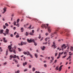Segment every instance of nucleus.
<instances>
[{
  "mask_svg": "<svg viewBox=\"0 0 73 73\" xmlns=\"http://www.w3.org/2000/svg\"><path fill=\"white\" fill-rule=\"evenodd\" d=\"M9 29H7L5 32V33H3V32H4V30H1L0 31V33L1 34L2 33H3V34L4 35V36H7V35H8V34H9Z\"/></svg>",
  "mask_w": 73,
  "mask_h": 73,
  "instance_id": "obj_1",
  "label": "nucleus"
},
{
  "mask_svg": "<svg viewBox=\"0 0 73 73\" xmlns=\"http://www.w3.org/2000/svg\"><path fill=\"white\" fill-rule=\"evenodd\" d=\"M42 28H45V29L47 28L48 27V31L49 33H50V31H51V28H50V27H47L45 24H42L41 26Z\"/></svg>",
  "mask_w": 73,
  "mask_h": 73,
  "instance_id": "obj_2",
  "label": "nucleus"
},
{
  "mask_svg": "<svg viewBox=\"0 0 73 73\" xmlns=\"http://www.w3.org/2000/svg\"><path fill=\"white\" fill-rule=\"evenodd\" d=\"M27 41L29 43H31V42H33L34 44V45L35 46H37V43L35 42V39H30V40H29V38L27 39Z\"/></svg>",
  "mask_w": 73,
  "mask_h": 73,
  "instance_id": "obj_3",
  "label": "nucleus"
},
{
  "mask_svg": "<svg viewBox=\"0 0 73 73\" xmlns=\"http://www.w3.org/2000/svg\"><path fill=\"white\" fill-rule=\"evenodd\" d=\"M60 29L59 28H58L57 29L56 31H55V32H54V33L52 34L51 35V36L52 37L51 38H52V37H53V36H54V35H57V31H58V29Z\"/></svg>",
  "mask_w": 73,
  "mask_h": 73,
  "instance_id": "obj_4",
  "label": "nucleus"
},
{
  "mask_svg": "<svg viewBox=\"0 0 73 73\" xmlns=\"http://www.w3.org/2000/svg\"><path fill=\"white\" fill-rule=\"evenodd\" d=\"M53 45H52L51 46L52 48L53 47V46L54 47V49L56 48V44H55V42H53Z\"/></svg>",
  "mask_w": 73,
  "mask_h": 73,
  "instance_id": "obj_5",
  "label": "nucleus"
},
{
  "mask_svg": "<svg viewBox=\"0 0 73 73\" xmlns=\"http://www.w3.org/2000/svg\"><path fill=\"white\" fill-rule=\"evenodd\" d=\"M3 11H3V12H2V13L3 14H4V13H5V12L6 11H7V9H6V8H3Z\"/></svg>",
  "mask_w": 73,
  "mask_h": 73,
  "instance_id": "obj_6",
  "label": "nucleus"
},
{
  "mask_svg": "<svg viewBox=\"0 0 73 73\" xmlns=\"http://www.w3.org/2000/svg\"><path fill=\"white\" fill-rule=\"evenodd\" d=\"M27 65V62L23 63V66H25V65Z\"/></svg>",
  "mask_w": 73,
  "mask_h": 73,
  "instance_id": "obj_7",
  "label": "nucleus"
},
{
  "mask_svg": "<svg viewBox=\"0 0 73 73\" xmlns=\"http://www.w3.org/2000/svg\"><path fill=\"white\" fill-rule=\"evenodd\" d=\"M8 48L9 49V50H11L12 49V46L9 45L8 47Z\"/></svg>",
  "mask_w": 73,
  "mask_h": 73,
  "instance_id": "obj_8",
  "label": "nucleus"
},
{
  "mask_svg": "<svg viewBox=\"0 0 73 73\" xmlns=\"http://www.w3.org/2000/svg\"><path fill=\"white\" fill-rule=\"evenodd\" d=\"M25 35H26V36H28L29 35V33H28V32H26V33L25 34Z\"/></svg>",
  "mask_w": 73,
  "mask_h": 73,
  "instance_id": "obj_9",
  "label": "nucleus"
},
{
  "mask_svg": "<svg viewBox=\"0 0 73 73\" xmlns=\"http://www.w3.org/2000/svg\"><path fill=\"white\" fill-rule=\"evenodd\" d=\"M70 50L72 51V52H73V47L72 46H71L70 47Z\"/></svg>",
  "mask_w": 73,
  "mask_h": 73,
  "instance_id": "obj_10",
  "label": "nucleus"
},
{
  "mask_svg": "<svg viewBox=\"0 0 73 73\" xmlns=\"http://www.w3.org/2000/svg\"><path fill=\"white\" fill-rule=\"evenodd\" d=\"M31 53H30L29 52L27 51V56H30V55L31 54Z\"/></svg>",
  "mask_w": 73,
  "mask_h": 73,
  "instance_id": "obj_11",
  "label": "nucleus"
},
{
  "mask_svg": "<svg viewBox=\"0 0 73 73\" xmlns=\"http://www.w3.org/2000/svg\"><path fill=\"white\" fill-rule=\"evenodd\" d=\"M45 48V47L44 46H43L42 48H41V49L42 50H44Z\"/></svg>",
  "mask_w": 73,
  "mask_h": 73,
  "instance_id": "obj_12",
  "label": "nucleus"
},
{
  "mask_svg": "<svg viewBox=\"0 0 73 73\" xmlns=\"http://www.w3.org/2000/svg\"><path fill=\"white\" fill-rule=\"evenodd\" d=\"M8 50H7L6 52V56H7V55H8Z\"/></svg>",
  "mask_w": 73,
  "mask_h": 73,
  "instance_id": "obj_13",
  "label": "nucleus"
},
{
  "mask_svg": "<svg viewBox=\"0 0 73 73\" xmlns=\"http://www.w3.org/2000/svg\"><path fill=\"white\" fill-rule=\"evenodd\" d=\"M23 45H24L23 42V41H22L21 42V46H22Z\"/></svg>",
  "mask_w": 73,
  "mask_h": 73,
  "instance_id": "obj_14",
  "label": "nucleus"
},
{
  "mask_svg": "<svg viewBox=\"0 0 73 73\" xmlns=\"http://www.w3.org/2000/svg\"><path fill=\"white\" fill-rule=\"evenodd\" d=\"M29 35H32V36H33L34 35V34L33 33H32V32H30L29 33Z\"/></svg>",
  "mask_w": 73,
  "mask_h": 73,
  "instance_id": "obj_15",
  "label": "nucleus"
},
{
  "mask_svg": "<svg viewBox=\"0 0 73 73\" xmlns=\"http://www.w3.org/2000/svg\"><path fill=\"white\" fill-rule=\"evenodd\" d=\"M65 44H63V45H62L60 47V48H63L64 47V46H65Z\"/></svg>",
  "mask_w": 73,
  "mask_h": 73,
  "instance_id": "obj_16",
  "label": "nucleus"
},
{
  "mask_svg": "<svg viewBox=\"0 0 73 73\" xmlns=\"http://www.w3.org/2000/svg\"><path fill=\"white\" fill-rule=\"evenodd\" d=\"M35 55L36 58H37V57H38V56H37V54H35Z\"/></svg>",
  "mask_w": 73,
  "mask_h": 73,
  "instance_id": "obj_17",
  "label": "nucleus"
},
{
  "mask_svg": "<svg viewBox=\"0 0 73 73\" xmlns=\"http://www.w3.org/2000/svg\"><path fill=\"white\" fill-rule=\"evenodd\" d=\"M35 70H36V69H35V68L33 67V68L32 70L33 72H35Z\"/></svg>",
  "mask_w": 73,
  "mask_h": 73,
  "instance_id": "obj_18",
  "label": "nucleus"
},
{
  "mask_svg": "<svg viewBox=\"0 0 73 73\" xmlns=\"http://www.w3.org/2000/svg\"><path fill=\"white\" fill-rule=\"evenodd\" d=\"M20 21V19H18L17 21V23H19V22Z\"/></svg>",
  "mask_w": 73,
  "mask_h": 73,
  "instance_id": "obj_19",
  "label": "nucleus"
},
{
  "mask_svg": "<svg viewBox=\"0 0 73 73\" xmlns=\"http://www.w3.org/2000/svg\"><path fill=\"white\" fill-rule=\"evenodd\" d=\"M16 58V55H15L14 56H13V59H14L15 58Z\"/></svg>",
  "mask_w": 73,
  "mask_h": 73,
  "instance_id": "obj_20",
  "label": "nucleus"
},
{
  "mask_svg": "<svg viewBox=\"0 0 73 73\" xmlns=\"http://www.w3.org/2000/svg\"><path fill=\"white\" fill-rule=\"evenodd\" d=\"M18 49L19 52H21V49L19 48H18Z\"/></svg>",
  "mask_w": 73,
  "mask_h": 73,
  "instance_id": "obj_21",
  "label": "nucleus"
},
{
  "mask_svg": "<svg viewBox=\"0 0 73 73\" xmlns=\"http://www.w3.org/2000/svg\"><path fill=\"white\" fill-rule=\"evenodd\" d=\"M27 52L24 51L23 52V54H24L26 55V54H27Z\"/></svg>",
  "mask_w": 73,
  "mask_h": 73,
  "instance_id": "obj_22",
  "label": "nucleus"
},
{
  "mask_svg": "<svg viewBox=\"0 0 73 73\" xmlns=\"http://www.w3.org/2000/svg\"><path fill=\"white\" fill-rule=\"evenodd\" d=\"M10 58H13V55H11L10 56Z\"/></svg>",
  "mask_w": 73,
  "mask_h": 73,
  "instance_id": "obj_23",
  "label": "nucleus"
},
{
  "mask_svg": "<svg viewBox=\"0 0 73 73\" xmlns=\"http://www.w3.org/2000/svg\"><path fill=\"white\" fill-rule=\"evenodd\" d=\"M67 56V55H65L64 56H63L62 57V58H65V57H66Z\"/></svg>",
  "mask_w": 73,
  "mask_h": 73,
  "instance_id": "obj_24",
  "label": "nucleus"
},
{
  "mask_svg": "<svg viewBox=\"0 0 73 73\" xmlns=\"http://www.w3.org/2000/svg\"><path fill=\"white\" fill-rule=\"evenodd\" d=\"M3 29H5L6 28H7V27H6V26L4 25L3 26Z\"/></svg>",
  "mask_w": 73,
  "mask_h": 73,
  "instance_id": "obj_25",
  "label": "nucleus"
},
{
  "mask_svg": "<svg viewBox=\"0 0 73 73\" xmlns=\"http://www.w3.org/2000/svg\"><path fill=\"white\" fill-rule=\"evenodd\" d=\"M48 39H49V38H46L45 39V41H47Z\"/></svg>",
  "mask_w": 73,
  "mask_h": 73,
  "instance_id": "obj_26",
  "label": "nucleus"
},
{
  "mask_svg": "<svg viewBox=\"0 0 73 73\" xmlns=\"http://www.w3.org/2000/svg\"><path fill=\"white\" fill-rule=\"evenodd\" d=\"M32 67V66L31 65H29V69H30V68H31Z\"/></svg>",
  "mask_w": 73,
  "mask_h": 73,
  "instance_id": "obj_27",
  "label": "nucleus"
},
{
  "mask_svg": "<svg viewBox=\"0 0 73 73\" xmlns=\"http://www.w3.org/2000/svg\"><path fill=\"white\" fill-rule=\"evenodd\" d=\"M51 58L52 59V60H54V57H53V56H51Z\"/></svg>",
  "mask_w": 73,
  "mask_h": 73,
  "instance_id": "obj_28",
  "label": "nucleus"
},
{
  "mask_svg": "<svg viewBox=\"0 0 73 73\" xmlns=\"http://www.w3.org/2000/svg\"><path fill=\"white\" fill-rule=\"evenodd\" d=\"M44 66L45 68H46V67H47V66H46V64H45L44 65Z\"/></svg>",
  "mask_w": 73,
  "mask_h": 73,
  "instance_id": "obj_29",
  "label": "nucleus"
},
{
  "mask_svg": "<svg viewBox=\"0 0 73 73\" xmlns=\"http://www.w3.org/2000/svg\"><path fill=\"white\" fill-rule=\"evenodd\" d=\"M19 35H17L16 36V38H19Z\"/></svg>",
  "mask_w": 73,
  "mask_h": 73,
  "instance_id": "obj_30",
  "label": "nucleus"
},
{
  "mask_svg": "<svg viewBox=\"0 0 73 73\" xmlns=\"http://www.w3.org/2000/svg\"><path fill=\"white\" fill-rule=\"evenodd\" d=\"M5 25H6V26H7V27H8L9 26L8 24H7V23H6L5 24Z\"/></svg>",
  "mask_w": 73,
  "mask_h": 73,
  "instance_id": "obj_31",
  "label": "nucleus"
},
{
  "mask_svg": "<svg viewBox=\"0 0 73 73\" xmlns=\"http://www.w3.org/2000/svg\"><path fill=\"white\" fill-rule=\"evenodd\" d=\"M31 33H35V31H34L33 30H32Z\"/></svg>",
  "mask_w": 73,
  "mask_h": 73,
  "instance_id": "obj_32",
  "label": "nucleus"
},
{
  "mask_svg": "<svg viewBox=\"0 0 73 73\" xmlns=\"http://www.w3.org/2000/svg\"><path fill=\"white\" fill-rule=\"evenodd\" d=\"M10 36L11 37H13V34H12L10 35Z\"/></svg>",
  "mask_w": 73,
  "mask_h": 73,
  "instance_id": "obj_33",
  "label": "nucleus"
},
{
  "mask_svg": "<svg viewBox=\"0 0 73 73\" xmlns=\"http://www.w3.org/2000/svg\"><path fill=\"white\" fill-rule=\"evenodd\" d=\"M30 56L31 58H33V56H32V55L31 54L30 55Z\"/></svg>",
  "mask_w": 73,
  "mask_h": 73,
  "instance_id": "obj_34",
  "label": "nucleus"
},
{
  "mask_svg": "<svg viewBox=\"0 0 73 73\" xmlns=\"http://www.w3.org/2000/svg\"><path fill=\"white\" fill-rule=\"evenodd\" d=\"M60 56H61V52H60L58 54V56L59 57H60Z\"/></svg>",
  "mask_w": 73,
  "mask_h": 73,
  "instance_id": "obj_35",
  "label": "nucleus"
},
{
  "mask_svg": "<svg viewBox=\"0 0 73 73\" xmlns=\"http://www.w3.org/2000/svg\"><path fill=\"white\" fill-rule=\"evenodd\" d=\"M16 26H17L18 27H19V23H17L16 25Z\"/></svg>",
  "mask_w": 73,
  "mask_h": 73,
  "instance_id": "obj_36",
  "label": "nucleus"
},
{
  "mask_svg": "<svg viewBox=\"0 0 73 73\" xmlns=\"http://www.w3.org/2000/svg\"><path fill=\"white\" fill-rule=\"evenodd\" d=\"M58 67H57L55 68V69H56V70H58Z\"/></svg>",
  "mask_w": 73,
  "mask_h": 73,
  "instance_id": "obj_37",
  "label": "nucleus"
},
{
  "mask_svg": "<svg viewBox=\"0 0 73 73\" xmlns=\"http://www.w3.org/2000/svg\"><path fill=\"white\" fill-rule=\"evenodd\" d=\"M13 52L15 54H16V51L15 50H14Z\"/></svg>",
  "mask_w": 73,
  "mask_h": 73,
  "instance_id": "obj_38",
  "label": "nucleus"
},
{
  "mask_svg": "<svg viewBox=\"0 0 73 73\" xmlns=\"http://www.w3.org/2000/svg\"><path fill=\"white\" fill-rule=\"evenodd\" d=\"M61 69H62L61 68L59 67V71H61Z\"/></svg>",
  "mask_w": 73,
  "mask_h": 73,
  "instance_id": "obj_39",
  "label": "nucleus"
},
{
  "mask_svg": "<svg viewBox=\"0 0 73 73\" xmlns=\"http://www.w3.org/2000/svg\"><path fill=\"white\" fill-rule=\"evenodd\" d=\"M11 8H15V7L14 6H12L11 7Z\"/></svg>",
  "mask_w": 73,
  "mask_h": 73,
  "instance_id": "obj_40",
  "label": "nucleus"
},
{
  "mask_svg": "<svg viewBox=\"0 0 73 73\" xmlns=\"http://www.w3.org/2000/svg\"><path fill=\"white\" fill-rule=\"evenodd\" d=\"M3 41H4L5 40V38H3Z\"/></svg>",
  "mask_w": 73,
  "mask_h": 73,
  "instance_id": "obj_41",
  "label": "nucleus"
},
{
  "mask_svg": "<svg viewBox=\"0 0 73 73\" xmlns=\"http://www.w3.org/2000/svg\"><path fill=\"white\" fill-rule=\"evenodd\" d=\"M32 27V25H30V26L29 27V29H31V28Z\"/></svg>",
  "mask_w": 73,
  "mask_h": 73,
  "instance_id": "obj_42",
  "label": "nucleus"
},
{
  "mask_svg": "<svg viewBox=\"0 0 73 73\" xmlns=\"http://www.w3.org/2000/svg\"><path fill=\"white\" fill-rule=\"evenodd\" d=\"M43 38H43V37L41 39H40V41H42V40H43Z\"/></svg>",
  "mask_w": 73,
  "mask_h": 73,
  "instance_id": "obj_43",
  "label": "nucleus"
},
{
  "mask_svg": "<svg viewBox=\"0 0 73 73\" xmlns=\"http://www.w3.org/2000/svg\"><path fill=\"white\" fill-rule=\"evenodd\" d=\"M16 22H14V25H16Z\"/></svg>",
  "mask_w": 73,
  "mask_h": 73,
  "instance_id": "obj_44",
  "label": "nucleus"
},
{
  "mask_svg": "<svg viewBox=\"0 0 73 73\" xmlns=\"http://www.w3.org/2000/svg\"><path fill=\"white\" fill-rule=\"evenodd\" d=\"M27 44V43L26 42H23V45H26Z\"/></svg>",
  "mask_w": 73,
  "mask_h": 73,
  "instance_id": "obj_45",
  "label": "nucleus"
},
{
  "mask_svg": "<svg viewBox=\"0 0 73 73\" xmlns=\"http://www.w3.org/2000/svg\"><path fill=\"white\" fill-rule=\"evenodd\" d=\"M57 54H57V53H56L55 54V56H57Z\"/></svg>",
  "mask_w": 73,
  "mask_h": 73,
  "instance_id": "obj_46",
  "label": "nucleus"
},
{
  "mask_svg": "<svg viewBox=\"0 0 73 73\" xmlns=\"http://www.w3.org/2000/svg\"><path fill=\"white\" fill-rule=\"evenodd\" d=\"M20 64H17V67H19V66H20Z\"/></svg>",
  "mask_w": 73,
  "mask_h": 73,
  "instance_id": "obj_47",
  "label": "nucleus"
},
{
  "mask_svg": "<svg viewBox=\"0 0 73 73\" xmlns=\"http://www.w3.org/2000/svg\"><path fill=\"white\" fill-rule=\"evenodd\" d=\"M41 36L39 35V37H38L39 39H40V38H41Z\"/></svg>",
  "mask_w": 73,
  "mask_h": 73,
  "instance_id": "obj_48",
  "label": "nucleus"
},
{
  "mask_svg": "<svg viewBox=\"0 0 73 73\" xmlns=\"http://www.w3.org/2000/svg\"><path fill=\"white\" fill-rule=\"evenodd\" d=\"M9 52H12V50H9Z\"/></svg>",
  "mask_w": 73,
  "mask_h": 73,
  "instance_id": "obj_49",
  "label": "nucleus"
},
{
  "mask_svg": "<svg viewBox=\"0 0 73 73\" xmlns=\"http://www.w3.org/2000/svg\"><path fill=\"white\" fill-rule=\"evenodd\" d=\"M66 36H69V34L68 33L66 34Z\"/></svg>",
  "mask_w": 73,
  "mask_h": 73,
  "instance_id": "obj_50",
  "label": "nucleus"
},
{
  "mask_svg": "<svg viewBox=\"0 0 73 73\" xmlns=\"http://www.w3.org/2000/svg\"><path fill=\"white\" fill-rule=\"evenodd\" d=\"M27 69H26L24 70V72H27Z\"/></svg>",
  "mask_w": 73,
  "mask_h": 73,
  "instance_id": "obj_51",
  "label": "nucleus"
},
{
  "mask_svg": "<svg viewBox=\"0 0 73 73\" xmlns=\"http://www.w3.org/2000/svg\"><path fill=\"white\" fill-rule=\"evenodd\" d=\"M3 42H5V43L7 42V40H5Z\"/></svg>",
  "mask_w": 73,
  "mask_h": 73,
  "instance_id": "obj_52",
  "label": "nucleus"
},
{
  "mask_svg": "<svg viewBox=\"0 0 73 73\" xmlns=\"http://www.w3.org/2000/svg\"><path fill=\"white\" fill-rule=\"evenodd\" d=\"M45 35L46 36H48V33H46L45 34Z\"/></svg>",
  "mask_w": 73,
  "mask_h": 73,
  "instance_id": "obj_53",
  "label": "nucleus"
},
{
  "mask_svg": "<svg viewBox=\"0 0 73 73\" xmlns=\"http://www.w3.org/2000/svg\"><path fill=\"white\" fill-rule=\"evenodd\" d=\"M17 58H18V59L19 60V56H17Z\"/></svg>",
  "mask_w": 73,
  "mask_h": 73,
  "instance_id": "obj_54",
  "label": "nucleus"
},
{
  "mask_svg": "<svg viewBox=\"0 0 73 73\" xmlns=\"http://www.w3.org/2000/svg\"><path fill=\"white\" fill-rule=\"evenodd\" d=\"M67 47V46H66L64 47V49H66V47Z\"/></svg>",
  "mask_w": 73,
  "mask_h": 73,
  "instance_id": "obj_55",
  "label": "nucleus"
},
{
  "mask_svg": "<svg viewBox=\"0 0 73 73\" xmlns=\"http://www.w3.org/2000/svg\"><path fill=\"white\" fill-rule=\"evenodd\" d=\"M54 62V63H56V62H57V60H55Z\"/></svg>",
  "mask_w": 73,
  "mask_h": 73,
  "instance_id": "obj_56",
  "label": "nucleus"
},
{
  "mask_svg": "<svg viewBox=\"0 0 73 73\" xmlns=\"http://www.w3.org/2000/svg\"><path fill=\"white\" fill-rule=\"evenodd\" d=\"M15 62H16V63H18V61L17 60H15Z\"/></svg>",
  "mask_w": 73,
  "mask_h": 73,
  "instance_id": "obj_57",
  "label": "nucleus"
},
{
  "mask_svg": "<svg viewBox=\"0 0 73 73\" xmlns=\"http://www.w3.org/2000/svg\"><path fill=\"white\" fill-rule=\"evenodd\" d=\"M27 25H24V27H25V28H27Z\"/></svg>",
  "mask_w": 73,
  "mask_h": 73,
  "instance_id": "obj_58",
  "label": "nucleus"
},
{
  "mask_svg": "<svg viewBox=\"0 0 73 73\" xmlns=\"http://www.w3.org/2000/svg\"><path fill=\"white\" fill-rule=\"evenodd\" d=\"M40 57H44V56L42 55H40Z\"/></svg>",
  "mask_w": 73,
  "mask_h": 73,
  "instance_id": "obj_59",
  "label": "nucleus"
},
{
  "mask_svg": "<svg viewBox=\"0 0 73 73\" xmlns=\"http://www.w3.org/2000/svg\"><path fill=\"white\" fill-rule=\"evenodd\" d=\"M25 56L23 57V60L24 61H25Z\"/></svg>",
  "mask_w": 73,
  "mask_h": 73,
  "instance_id": "obj_60",
  "label": "nucleus"
},
{
  "mask_svg": "<svg viewBox=\"0 0 73 73\" xmlns=\"http://www.w3.org/2000/svg\"><path fill=\"white\" fill-rule=\"evenodd\" d=\"M64 54H66V52H64Z\"/></svg>",
  "mask_w": 73,
  "mask_h": 73,
  "instance_id": "obj_61",
  "label": "nucleus"
},
{
  "mask_svg": "<svg viewBox=\"0 0 73 73\" xmlns=\"http://www.w3.org/2000/svg\"><path fill=\"white\" fill-rule=\"evenodd\" d=\"M23 15H25V13H23Z\"/></svg>",
  "mask_w": 73,
  "mask_h": 73,
  "instance_id": "obj_62",
  "label": "nucleus"
},
{
  "mask_svg": "<svg viewBox=\"0 0 73 73\" xmlns=\"http://www.w3.org/2000/svg\"><path fill=\"white\" fill-rule=\"evenodd\" d=\"M19 72H20V71H18L17 72V73H19Z\"/></svg>",
  "mask_w": 73,
  "mask_h": 73,
  "instance_id": "obj_63",
  "label": "nucleus"
},
{
  "mask_svg": "<svg viewBox=\"0 0 73 73\" xmlns=\"http://www.w3.org/2000/svg\"><path fill=\"white\" fill-rule=\"evenodd\" d=\"M4 65H6V64H7V62H5L4 63Z\"/></svg>",
  "mask_w": 73,
  "mask_h": 73,
  "instance_id": "obj_64",
  "label": "nucleus"
}]
</instances>
